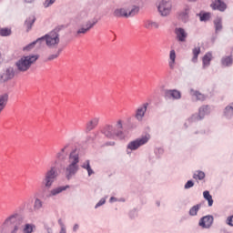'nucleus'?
I'll return each mask as SVG.
<instances>
[{"label":"nucleus","mask_w":233,"mask_h":233,"mask_svg":"<svg viewBox=\"0 0 233 233\" xmlns=\"http://www.w3.org/2000/svg\"><path fill=\"white\" fill-rule=\"evenodd\" d=\"M57 170L56 169V167H50L49 170H47L44 176V178L42 179V185L49 190V188H52V185L56 182L57 179Z\"/></svg>","instance_id":"obj_6"},{"label":"nucleus","mask_w":233,"mask_h":233,"mask_svg":"<svg viewBox=\"0 0 233 233\" xmlns=\"http://www.w3.org/2000/svg\"><path fill=\"white\" fill-rule=\"evenodd\" d=\"M169 68H174V65H176V50L172 49L169 52Z\"/></svg>","instance_id":"obj_34"},{"label":"nucleus","mask_w":233,"mask_h":233,"mask_svg":"<svg viewBox=\"0 0 233 233\" xmlns=\"http://www.w3.org/2000/svg\"><path fill=\"white\" fill-rule=\"evenodd\" d=\"M210 7L212 10H218V12H225L227 10L228 5L223 0H215L211 5Z\"/></svg>","instance_id":"obj_15"},{"label":"nucleus","mask_w":233,"mask_h":233,"mask_svg":"<svg viewBox=\"0 0 233 233\" xmlns=\"http://www.w3.org/2000/svg\"><path fill=\"white\" fill-rule=\"evenodd\" d=\"M68 165L64 169L66 179L70 181L79 172V150L72 149L68 155Z\"/></svg>","instance_id":"obj_1"},{"label":"nucleus","mask_w":233,"mask_h":233,"mask_svg":"<svg viewBox=\"0 0 233 233\" xmlns=\"http://www.w3.org/2000/svg\"><path fill=\"white\" fill-rule=\"evenodd\" d=\"M115 145H116V142H114V141H109V142L106 143V147H114Z\"/></svg>","instance_id":"obj_52"},{"label":"nucleus","mask_w":233,"mask_h":233,"mask_svg":"<svg viewBox=\"0 0 233 233\" xmlns=\"http://www.w3.org/2000/svg\"><path fill=\"white\" fill-rule=\"evenodd\" d=\"M193 57L191 59L192 63H198V57H199V54H201V47H195L192 50Z\"/></svg>","instance_id":"obj_36"},{"label":"nucleus","mask_w":233,"mask_h":233,"mask_svg":"<svg viewBox=\"0 0 233 233\" xmlns=\"http://www.w3.org/2000/svg\"><path fill=\"white\" fill-rule=\"evenodd\" d=\"M166 99H174L179 100L181 99V91L177 89H167L165 91Z\"/></svg>","instance_id":"obj_14"},{"label":"nucleus","mask_w":233,"mask_h":233,"mask_svg":"<svg viewBox=\"0 0 233 233\" xmlns=\"http://www.w3.org/2000/svg\"><path fill=\"white\" fill-rule=\"evenodd\" d=\"M37 59H39V55L23 56L15 63L16 72H28Z\"/></svg>","instance_id":"obj_3"},{"label":"nucleus","mask_w":233,"mask_h":233,"mask_svg":"<svg viewBox=\"0 0 233 233\" xmlns=\"http://www.w3.org/2000/svg\"><path fill=\"white\" fill-rule=\"evenodd\" d=\"M226 225L228 227H233V215L228 216L226 219Z\"/></svg>","instance_id":"obj_47"},{"label":"nucleus","mask_w":233,"mask_h":233,"mask_svg":"<svg viewBox=\"0 0 233 233\" xmlns=\"http://www.w3.org/2000/svg\"><path fill=\"white\" fill-rule=\"evenodd\" d=\"M82 168H84L85 170H87V174L89 177L92 176V174H94V169H92V167L90 166V160H86L82 164Z\"/></svg>","instance_id":"obj_35"},{"label":"nucleus","mask_w":233,"mask_h":233,"mask_svg":"<svg viewBox=\"0 0 233 233\" xmlns=\"http://www.w3.org/2000/svg\"><path fill=\"white\" fill-rule=\"evenodd\" d=\"M212 41H216V38H212Z\"/></svg>","instance_id":"obj_62"},{"label":"nucleus","mask_w":233,"mask_h":233,"mask_svg":"<svg viewBox=\"0 0 233 233\" xmlns=\"http://www.w3.org/2000/svg\"><path fill=\"white\" fill-rule=\"evenodd\" d=\"M212 61V52H208L204 55L202 58L203 68L210 66V62Z\"/></svg>","instance_id":"obj_22"},{"label":"nucleus","mask_w":233,"mask_h":233,"mask_svg":"<svg viewBox=\"0 0 233 233\" xmlns=\"http://www.w3.org/2000/svg\"><path fill=\"white\" fill-rule=\"evenodd\" d=\"M189 3H195V1H198V0H187Z\"/></svg>","instance_id":"obj_59"},{"label":"nucleus","mask_w":233,"mask_h":233,"mask_svg":"<svg viewBox=\"0 0 233 233\" xmlns=\"http://www.w3.org/2000/svg\"><path fill=\"white\" fill-rule=\"evenodd\" d=\"M175 34L177 41L180 43H185L187 41V37L188 36V34H187V31H185L183 27L175 28Z\"/></svg>","instance_id":"obj_16"},{"label":"nucleus","mask_w":233,"mask_h":233,"mask_svg":"<svg viewBox=\"0 0 233 233\" xmlns=\"http://www.w3.org/2000/svg\"><path fill=\"white\" fill-rule=\"evenodd\" d=\"M8 103V93H5L3 95H0V114L5 110V106H6V104Z\"/></svg>","instance_id":"obj_24"},{"label":"nucleus","mask_w":233,"mask_h":233,"mask_svg":"<svg viewBox=\"0 0 233 233\" xmlns=\"http://www.w3.org/2000/svg\"><path fill=\"white\" fill-rule=\"evenodd\" d=\"M127 154H130V152L127 151Z\"/></svg>","instance_id":"obj_63"},{"label":"nucleus","mask_w":233,"mask_h":233,"mask_svg":"<svg viewBox=\"0 0 233 233\" xmlns=\"http://www.w3.org/2000/svg\"><path fill=\"white\" fill-rule=\"evenodd\" d=\"M148 141H150V134H146L145 136L129 142L127 148L131 151L137 150V148L143 147V145H147Z\"/></svg>","instance_id":"obj_7"},{"label":"nucleus","mask_w":233,"mask_h":233,"mask_svg":"<svg viewBox=\"0 0 233 233\" xmlns=\"http://www.w3.org/2000/svg\"><path fill=\"white\" fill-rule=\"evenodd\" d=\"M0 35L2 37H8V35H12V29L8 27L0 28Z\"/></svg>","instance_id":"obj_38"},{"label":"nucleus","mask_w":233,"mask_h":233,"mask_svg":"<svg viewBox=\"0 0 233 233\" xmlns=\"http://www.w3.org/2000/svg\"><path fill=\"white\" fill-rule=\"evenodd\" d=\"M59 225H61V227H65V225L63 224V222L61 221V219L58 220Z\"/></svg>","instance_id":"obj_58"},{"label":"nucleus","mask_w":233,"mask_h":233,"mask_svg":"<svg viewBox=\"0 0 233 233\" xmlns=\"http://www.w3.org/2000/svg\"><path fill=\"white\" fill-rule=\"evenodd\" d=\"M213 23H214L216 34H218V32H221V30H223V18L218 16V17L214 20Z\"/></svg>","instance_id":"obj_23"},{"label":"nucleus","mask_w":233,"mask_h":233,"mask_svg":"<svg viewBox=\"0 0 233 233\" xmlns=\"http://www.w3.org/2000/svg\"><path fill=\"white\" fill-rule=\"evenodd\" d=\"M67 188H70V186H59L57 187H54L49 191V194L47 195V198H54L56 196H58V194H61V192H65Z\"/></svg>","instance_id":"obj_18"},{"label":"nucleus","mask_w":233,"mask_h":233,"mask_svg":"<svg viewBox=\"0 0 233 233\" xmlns=\"http://www.w3.org/2000/svg\"><path fill=\"white\" fill-rule=\"evenodd\" d=\"M148 108V103H144L142 106H140L135 114V117L137 121H143V118L145 117V114H147V109Z\"/></svg>","instance_id":"obj_13"},{"label":"nucleus","mask_w":233,"mask_h":233,"mask_svg":"<svg viewBox=\"0 0 233 233\" xmlns=\"http://www.w3.org/2000/svg\"><path fill=\"white\" fill-rule=\"evenodd\" d=\"M118 201V199H117V198H116V197H111L110 198H109V203H116V202H117Z\"/></svg>","instance_id":"obj_50"},{"label":"nucleus","mask_w":233,"mask_h":233,"mask_svg":"<svg viewBox=\"0 0 233 233\" xmlns=\"http://www.w3.org/2000/svg\"><path fill=\"white\" fill-rule=\"evenodd\" d=\"M99 123V118H93L89 122L86 123V132H91V130H94Z\"/></svg>","instance_id":"obj_21"},{"label":"nucleus","mask_w":233,"mask_h":233,"mask_svg":"<svg viewBox=\"0 0 233 233\" xmlns=\"http://www.w3.org/2000/svg\"><path fill=\"white\" fill-rule=\"evenodd\" d=\"M79 230V224H75L73 226V232H77Z\"/></svg>","instance_id":"obj_51"},{"label":"nucleus","mask_w":233,"mask_h":233,"mask_svg":"<svg viewBox=\"0 0 233 233\" xmlns=\"http://www.w3.org/2000/svg\"><path fill=\"white\" fill-rule=\"evenodd\" d=\"M68 145H66L57 154H56V161L58 163H65L68 157Z\"/></svg>","instance_id":"obj_17"},{"label":"nucleus","mask_w":233,"mask_h":233,"mask_svg":"<svg viewBox=\"0 0 233 233\" xmlns=\"http://www.w3.org/2000/svg\"><path fill=\"white\" fill-rule=\"evenodd\" d=\"M190 94H191V96L196 97L197 101H205V99H207V95H203V93H201L199 91L191 89Z\"/></svg>","instance_id":"obj_25"},{"label":"nucleus","mask_w":233,"mask_h":233,"mask_svg":"<svg viewBox=\"0 0 233 233\" xmlns=\"http://www.w3.org/2000/svg\"><path fill=\"white\" fill-rule=\"evenodd\" d=\"M198 114L202 119H205V116H208V114H210V107L208 106H202L199 107Z\"/></svg>","instance_id":"obj_26"},{"label":"nucleus","mask_w":233,"mask_h":233,"mask_svg":"<svg viewBox=\"0 0 233 233\" xmlns=\"http://www.w3.org/2000/svg\"><path fill=\"white\" fill-rule=\"evenodd\" d=\"M17 71L14 66H8L3 70L0 74V83H8V81H12L15 77V73Z\"/></svg>","instance_id":"obj_9"},{"label":"nucleus","mask_w":233,"mask_h":233,"mask_svg":"<svg viewBox=\"0 0 233 233\" xmlns=\"http://www.w3.org/2000/svg\"><path fill=\"white\" fill-rule=\"evenodd\" d=\"M101 134L105 135L107 139H125V132L123 130H116L114 126L106 125L101 129Z\"/></svg>","instance_id":"obj_5"},{"label":"nucleus","mask_w":233,"mask_h":233,"mask_svg":"<svg viewBox=\"0 0 233 233\" xmlns=\"http://www.w3.org/2000/svg\"><path fill=\"white\" fill-rule=\"evenodd\" d=\"M184 127H185V128H188V121H187V122L184 124Z\"/></svg>","instance_id":"obj_56"},{"label":"nucleus","mask_w":233,"mask_h":233,"mask_svg":"<svg viewBox=\"0 0 233 233\" xmlns=\"http://www.w3.org/2000/svg\"><path fill=\"white\" fill-rule=\"evenodd\" d=\"M44 202L39 198H35V202L33 205L34 212H39L41 208H43Z\"/></svg>","instance_id":"obj_27"},{"label":"nucleus","mask_w":233,"mask_h":233,"mask_svg":"<svg viewBox=\"0 0 233 233\" xmlns=\"http://www.w3.org/2000/svg\"><path fill=\"white\" fill-rule=\"evenodd\" d=\"M56 3V0H46L44 2V8H49V6H52Z\"/></svg>","instance_id":"obj_46"},{"label":"nucleus","mask_w":233,"mask_h":233,"mask_svg":"<svg viewBox=\"0 0 233 233\" xmlns=\"http://www.w3.org/2000/svg\"><path fill=\"white\" fill-rule=\"evenodd\" d=\"M61 52H63V49L59 48L56 52V54H58V56H60Z\"/></svg>","instance_id":"obj_55"},{"label":"nucleus","mask_w":233,"mask_h":233,"mask_svg":"<svg viewBox=\"0 0 233 233\" xmlns=\"http://www.w3.org/2000/svg\"><path fill=\"white\" fill-rule=\"evenodd\" d=\"M57 57H59V54H57V53L50 55L47 57V61H54V59H57Z\"/></svg>","instance_id":"obj_48"},{"label":"nucleus","mask_w":233,"mask_h":233,"mask_svg":"<svg viewBox=\"0 0 233 233\" xmlns=\"http://www.w3.org/2000/svg\"><path fill=\"white\" fill-rule=\"evenodd\" d=\"M59 233H66V228H65L64 226L61 227V229H60Z\"/></svg>","instance_id":"obj_53"},{"label":"nucleus","mask_w":233,"mask_h":233,"mask_svg":"<svg viewBox=\"0 0 233 233\" xmlns=\"http://www.w3.org/2000/svg\"><path fill=\"white\" fill-rule=\"evenodd\" d=\"M156 157H157V159H159V157H161V156H163V154H165V149H163V147H157L154 150Z\"/></svg>","instance_id":"obj_39"},{"label":"nucleus","mask_w":233,"mask_h":233,"mask_svg":"<svg viewBox=\"0 0 233 233\" xmlns=\"http://www.w3.org/2000/svg\"><path fill=\"white\" fill-rule=\"evenodd\" d=\"M203 198L208 201V207H212L214 205V199L212 198V195H210V191L206 190L203 192Z\"/></svg>","instance_id":"obj_31"},{"label":"nucleus","mask_w":233,"mask_h":233,"mask_svg":"<svg viewBox=\"0 0 233 233\" xmlns=\"http://www.w3.org/2000/svg\"><path fill=\"white\" fill-rule=\"evenodd\" d=\"M106 203V198H102L95 206V208H99V207H103Z\"/></svg>","instance_id":"obj_44"},{"label":"nucleus","mask_w":233,"mask_h":233,"mask_svg":"<svg viewBox=\"0 0 233 233\" xmlns=\"http://www.w3.org/2000/svg\"><path fill=\"white\" fill-rule=\"evenodd\" d=\"M157 10L162 17H167L172 11V3L167 0H161L157 6Z\"/></svg>","instance_id":"obj_10"},{"label":"nucleus","mask_w":233,"mask_h":233,"mask_svg":"<svg viewBox=\"0 0 233 233\" xmlns=\"http://www.w3.org/2000/svg\"><path fill=\"white\" fill-rule=\"evenodd\" d=\"M199 227L202 228H210L214 225V216L207 215L202 217L198 222Z\"/></svg>","instance_id":"obj_11"},{"label":"nucleus","mask_w":233,"mask_h":233,"mask_svg":"<svg viewBox=\"0 0 233 233\" xmlns=\"http://www.w3.org/2000/svg\"><path fill=\"white\" fill-rule=\"evenodd\" d=\"M65 28V25H57L49 33L45 35L46 46H56L60 43L59 32Z\"/></svg>","instance_id":"obj_4"},{"label":"nucleus","mask_w":233,"mask_h":233,"mask_svg":"<svg viewBox=\"0 0 233 233\" xmlns=\"http://www.w3.org/2000/svg\"><path fill=\"white\" fill-rule=\"evenodd\" d=\"M34 232V227L31 224H25L24 228V233H32Z\"/></svg>","instance_id":"obj_41"},{"label":"nucleus","mask_w":233,"mask_h":233,"mask_svg":"<svg viewBox=\"0 0 233 233\" xmlns=\"http://www.w3.org/2000/svg\"><path fill=\"white\" fill-rule=\"evenodd\" d=\"M35 0H25V3H34Z\"/></svg>","instance_id":"obj_57"},{"label":"nucleus","mask_w":233,"mask_h":233,"mask_svg":"<svg viewBox=\"0 0 233 233\" xmlns=\"http://www.w3.org/2000/svg\"><path fill=\"white\" fill-rule=\"evenodd\" d=\"M37 18L35 17V15H30L25 20L24 26L26 32H30V30H32V27L34 26V24Z\"/></svg>","instance_id":"obj_19"},{"label":"nucleus","mask_w":233,"mask_h":233,"mask_svg":"<svg viewBox=\"0 0 233 233\" xmlns=\"http://www.w3.org/2000/svg\"><path fill=\"white\" fill-rule=\"evenodd\" d=\"M139 13V6L133 5L132 9L127 13L125 8H117L113 12L114 17H134Z\"/></svg>","instance_id":"obj_8"},{"label":"nucleus","mask_w":233,"mask_h":233,"mask_svg":"<svg viewBox=\"0 0 233 233\" xmlns=\"http://www.w3.org/2000/svg\"><path fill=\"white\" fill-rule=\"evenodd\" d=\"M21 225H23V218L18 213H14L5 219L2 224V230L17 233L21 228Z\"/></svg>","instance_id":"obj_2"},{"label":"nucleus","mask_w":233,"mask_h":233,"mask_svg":"<svg viewBox=\"0 0 233 233\" xmlns=\"http://www.w3.org/2000/svg\"><path fill=\"white\" fill-rule=\"evenodd\" d=\"M116 130H123V121L122 120H118L116 125Z\"/></svg>","instance_id":"obj_49"},{"label":"nucleus","mask_w":233,"mask_h":233,"mask_svg":"<svg viewBox=\"0 0 233 233\" xmlns=\"http://www.w3.org/2000/svg\"><path fill=\"white\" fill-rule=\"evenodd\" d=\"M34 46H35V42H32L30 44H28L27 46H25L23 50L24 52H30V50H32V48H34Z\"/></svg>","instance_id":"obj_42"},{"label":"nucleus","mask_w":233,"mask_h":233,"mask_svg":"<svg viewBox=\"0 0 233 233\" xmlns=\"http://www.w3.org/2000/svg\"><path fill=\"white\" fill-rule=\"evenodd\" d=\"M45 41H46V37H45V35L37 38L36 40L34 41V43H35V45H38V46H41Z\"/></svg>","instance_id":"obj_40"},{"label":"nucleus","mask_w":233,"mask_h":233,"mask_svg":"<svg viewBox=\"0 0 233 233\" xmlns=\"http://www.w3.org/2000/svg\"><path fill=\"white\" fill-rule=\"evenodd\" d=\"M205 176H206L205 172H203L201 170H197L193 174V179H197L198 181H203V179H205Z\"/></svg>","instance_id":"obj_37"},{"label":"nucleus","mask_w":233,"mask_h":233,"mask_svg":"<svg viewBox=\"0 0 233 233\" xmlns=\"http://www.w3.org/2000/svg\"><path fill=\"white\" fill-rule=\"evenodd\" d=\"M202 204L198 203L193 207L190 208L188 214L191 217H196L198 216V213L199 212V210L201 209Z\"/></svg>","instance_id":"obj_29"},{"label":"nucleus","mask_w":233,"mask_h":233,"mask_svg":"<svg viewBox=\"0 0 233 233\" xmlns=\"http://www.w3.org/2000/svg\"><path fill=\"white\" fill-rule=\"evenodd\" d=\"M96 25H97V19L96 18L86 22V25L76 31L77 35H79V34H86V32H90L92 27L96 26Z\"/></svg>","instance_id":"obj_12"},{"label":"nucleus","mask_w":233,"mask_h":233,"mask_svg":"<svg viewBox=\"0 0 233 233\" xmlns=\"http://www.w3.org/2000/svg\"><path fill=\"white\" fill-rule=\"evenodd\" d=\"M187 123L192 124V123H198V121H203V118L200 117V116L198 115V113H195L193 114L191 116H189L187 119Z\"/></svg>","instance_id":"obj_33"},{"label":"nucleus","mask_w":233,"mask_h":233,"mask_svg":"<svg viewBox=\"0 0 233 233\" xmlns=\"http://www.w3.org/2000/svg\"><path fill=\"white\" fill-rule=\"evenodd\" d=\"M202 23H207V21L210 20V13L209 12H200L197 14Z\"/></svg>","instance_id":"obj_32"},{"label":"nucleus","mask_w":233,"mask_h":233,"mask_svg":"<svg viewBox=\"0 0 233 233\" xmlns=\"http://www.w3.org/2000/svg\"><path fill=\"white\" fill-rule=\"evenodd\" d=\"M190 12V8L188 6L185 7L182 12L179 13V19L183 21L184 23H187L188 21V14Z\"/></svg>","instance_id":"obj_28"},{"label":"nucleus","mask_w":233,"mask_h":233,"mask_svg":"<svg viewBox=\"0 0 233 233\" xmlns=\"http://www.w3.org/2000/svg\"><path fill=\"white\" fill-rule=\"evenodd\" d=\"M220 64L225 68H229L230 66H232V65H233V56H232V55L224 56L220 60Z\"/></svg>","instance_id":"obj_20"},{"label":"nucleus","mask_w":233,"mask_h":233,"mask_svg":"<svg viewBox=\"0 0 233 233\" xmlns=\"http://www.w3.org/2000/svg\"><path fill=\"white\" fill-rule=\"evenodd\" d=\"M130 219H136L137 218V209L134 208L129 212Z\"/></svg>","instance_id":"obj_45"},{"label":"nucleus","mask_w":233,"mask_h":233,"mask_svg":"<svg viewBox=\"0 0 233 233\" xmlns=\"http://www.w3.org/2000/svg\"><path fill=\"white\" fill-rule=\"evenodd\" d=\"M119 201H121L122 203H125V198H120Z\"/></svg>","instance_id":"obj_60"},{"label":"nucleus","mask_w":233,"mask_h":233,"mask_svg":"<svg viewBox=\"0 0 233 233\" xmlns=\"http://www.w3.org/2000/svg\"><path fill=\"white\" fill-rule=\"evenodd\" d=\"M192 187H194V180H187L184 186V188L185 190H188L189 188H192Z\"/></svg>","instance_id":"obj_43"},{"label":"nucleus","mask_w":233,"mask_h":233,"mask_svg":"<svg viewBox=\"0 0 233 233\" xmlns=\"http://www.w3.org/2000/svg\"><path fill=\"white\" fill-rule=\"evenodd\" d=\"M193 134H194L195 136H198V134H203V132H201V131H195Z\"/></svg>","instance_id":"obj_54"},{"label":"nucleus","mask_w":233,"mask_h":233,"mask_svg":"<svg viewBox=\"0 0 233 233\" xmlns=\"http://www.w3.org/2000/svg\"><path fill=\"white\" fill-rule=\"evenodd\" d=\"M2 232H9V233H12V231H4V230H2Z\"/></svg>","instance_id":"obj_61"},{"label":"nucleus","mask_w":233,"mask_h":233,"mask_svg":"<svg viewBox=\"0 0 233 233\" xmlns=\"http://www.w3.org/2000/svg\"><path fill=\"white\" fill-rule=\"evenodd\" d=\"M145 28L152 30V28H159V24L152 20H147L144 24Z\"/></svg>","instance_id":"obj_30"}]
</instances>
